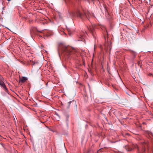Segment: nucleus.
<instances>
[{
	"mask_svg": "<svg viewBox=\"0 0 153 153\" xmlns=\"http://www.w3.org/2000/svg\"><path fill=\"white\" fill-rule=\"evenodd\" d=\"M84 14L82 13L81 8L77 9L75 11L71 12L70 13L73 16H76L82 19H84L85 18L88 19L92 15L88 11L85 12L83 10Z\"/></svg>",
	"mask_w": 153,
	"mask_h": 153,
	"instance_id": "nucleus-1",
	"label": "nucleus"
},
{
	"mask_svg": "<svg viewBox=\"0 0 153 153\" xmlns=\"http://www.w3.org/2000/svg\"><path fill=\"white\" fill-rule=\"evenodd\" d=\"M58 51H62L67 55L74 54L77 51L75 49L70 47H66L61 43L59 44Z\"/></svg>",
	"mask_w": 153,
	"mask_h": 153,
	"instance_id": "nucleus-2",
	"label": "nucleus"
},
{
	"mask_svg": "<svg viewBox=\"0 0 153 153\" xmlns=\"http://www.w3.org/2000/svg\"><path fill=\"white\" fill-rule=\"evenodd\" d=\"M141 144H140L139 146L136 144H133L132 147L134 148L137 149L138 151V153H143L145 151V145L146 143L144 142H141Z\"/></svg>",
	"mask_w": 153,
	"mask_h": 153,
	"instance_id": "nucleus-3",
	"label": "nucleus"
},
{
	"mask_svg": "<svg viewBox=\"0 0 153 153\" xmlns=\"http://www.w3.org/2000/svg\"><path fill=\"white\" fill-rule=\"evenodd\" d=\"M95 26V25L91 24L90 25H89L87 27L88 29L91 33L94 38H96V36L95 35V32L94 31Z\"/></svg>",
	"mask_w": 153,
	"mask_h": 153,
	"instance_id": "nucleus-4",
	"label": "nucleus"
},
{
	"mask_svg": "<svg viewBox=\"0 0 153 153\" xmlns=\"http://www.w3.org/2000/svg\"><path fill=\"white\" fill-rule=\"evenodd\" d=\"M76 106V102L74 100L70 101L67 103L66 105V107L67 108L69 109L70 106Z\"/></svg>",
	"mask_w": 153,
	"mask_h": 153,
	"instance_id": "nucleus-5",
	"label": "nucleus"
},
{
	"mask_svg": "<svg viewBox=\"0 0 153 153\" xmlns=\"http://www.w3.org/2000/svg\"><path fill=\"white\" fill-rule=\"evenodd\" d=\"M0 85L3 88L4 90L6 92H7L8 91L6 87V86L5 85L3 81L0 79Z\"/></svg>",
	"mask_w": 153,
	"mask_h": 153,
	"instance_id": "nucleus-6",
	"label": "nucleus"
},
{
	"mask_svg": "<svg viewBox=\"0 0 153 153\" xmlns=\"http://www.w3.org/2000/svg\"><path fill=\"white\" fill-rule=\"evenodd\" d=\"M111 43L110 41L107 42L105 43V48H107V49H111Z\"/></svg>",
	"mask_w": 153,
	"mask_h": 153,
	"instance_id": "nucleus-7",
	"label": "nucleus"
},
{
	"mask_svg": "<svg viewBox=\"0 0 153 153\" xmlns=\"http://www.w3.org/2000/svg\"><path fill=\"white\" fill-rule=\"evenodd\" d=\"M27 80V78L25 76H23L21 78L19 79L20 82L22 83L25 82Z\"/></svg>",
	"mask_w": 153,
	"mask_h": 153,
	"instance_id": "nucleus-8",
	"label": "nucleus"
},
{
	"mask_svg": "<svg viewBox=\"0 0 153 153\" xmlns=\"http://www.w3.org/2000/svg\"><path fill=\"white\" fill-rule=\"evenodd\" d=\"M125 148L126 149L127 151H130L132 150V148L130 147L129 145L126 146H125Z\"/></svg>",
	"mask_w": 153,
	"mask_h": 153,
	"instance_id": "nucleus-9",
	"label": "nucleus"
},
{
	"mask_svg": "<svg viewBox=\"0 0 153 153\" xmlns=\"http://www.w3.org/2000/svg\"><path fill=\"white\" fill-rule=\"evenodd\" d=\"M47 32H45V35L47 37H48L51 35L52 34L50 33V31H48L47 33H46Z\"/></svg>",
	"mask_w": 153,
	"mask_h": 153,
	"instance_id": "nucleus-10",
	"label": "nucleus"
},
{
	"mask_svg": "<svg viewBox=\"0 0 153 153\" xmlns=\"http://www.w3.org/2000/svg\"><path fill=\"white\" fill-rule=\"evenodd\" d=\"M93 151L91 148H89L88 150L86 153H93Z\"/></svg>",
	"mask_w": 153,
	"mask_h": 153,
	"instance_id": "nucleus-11",
	"label": "nucleus"
},
{
	"mask_svg": "<svg viewBox=\"0 0 153 153\" xmlns=\"http://www.w3.org/2000/svg\"><path fill=\"white\" fill-rule=\"evenodd\" d=\"M80 38L81 39H79V41H83V39L82 36H81L80 37Z\"/></svg>",
	"mask_w": 153,
	"mask_h": 153,
	"instance_id": "nucleus-12",
	"label": "nucleus"
},
{
	"mask_svg": "<svg viewBox=\"0 0 153 153\" xmlns=\"http://www.w3.org/2000/svg\"><path fill=\"white\" fill-rule=\"evenodd\" d=\"M66 2L69 1L70 0H64Z\"/></svg>",
	"mask_w": 153,
	"mask_h": 153,
	"instance_id": "nucleus-13",
	"label": "nucleus"
},
{
	"mask_svg": "<svg viewBox=\"0 0 153 153\" xmlns=\"http://www.w3.org/2000/svg\"><path fill=\"white\" fill-rule=\"evenodd\" d=\"M8 1H11V0H7Z\"/></svg>",
	"mask_w": 153,
	"mask_h": 153,
	"instance_id": "nucleus-14",
	"label": "nucleus"
},
{
	"mask_svg": "<svg viewBox=\"0 0 153 153\" xmlns=\"http://www.w3.org/2000/svg\"><path fill=\"white\" fill-rule=\"evenodd\" d=\"M134 55H135V53H134Z\"/></svg>",
	"mask_w": 153,
	"mask_h": 153,
	"instance_id": "nucleus-15",
	"label": "nucleus"
}]
</instances>
